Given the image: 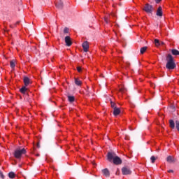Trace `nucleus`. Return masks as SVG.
<instances>
[{
	"mask_svg": "<svg viewBox=\"0 0 179 179\" xmlns=\"http://www.w3.org/2000/svg\"><path fill=\"white\" fill-rule=\"evenodd\" d=\"M107 159L108 162H110V163L113 162V164H115L116 166L122 164V159H121L120 157L117 156V154H115V152H108Z\"/></svg>",
	"mask_w": 179,
	"mask_h": 179,
	"instance_id": "obj_1",
	"label": "nucleus"
},
{
	"mask_svg": "<svg viewBox=\"0 0 179 179\" xmlns=\"http://www.w3.org/2000/svg\"><path fill=\"white\" fill-rule=\"evenodd\" d=\"M166 69L173 70L176 68V62H174V58L171 54H168L166 57Z\"/></svg>",
	"mask_w": 179,
	"mask_h": 179,
	"instance_id": "obj_2",
	"label": "nucleus"
},
{
	"mask_svg": "<svg viewBox=\"0 0 179 179\" xmlns=\"http://www.w3.org/2000/svg\"><path fill=\"white\" fill-rule=\"evenodd\" d=\"M22 155H26V149H17L14 152V157L15 159H20V157H22Z\"/></svg>",
	"mask_w": 179,
	"mask_h": 179,
	"instance_id": "obj_3",
	"label": "nucleus"
},
{
	"mask_svg": "<svg viewBox=\"0 0 179 179\" xmlns=\"http://www.w3.org/2000/svg\"><path fill=\"white\" fill-rule=\"evenodd\" d=\"M143 10L146 12V13H150V15H152V13H153V6L149 4V3H146L143 8Z\"/></svg>",
	"mask_w": 179,
	"mask_h": 179,
	"instance_id": "obj_4",
	"label": "nucleus"
},
{
	"mask_svg": "<svg viewBox=\"0 0 179 179\" xmlns=\"http://www.w3.org/2000/svg\"><path fill=\"white\" fill-rule=\"evenodd\" d=\"M122 173L123 176H130V174H132L131 169H129L128 166H124L122 168Z\"/></svg>",
	"mask_w": 179,
	"mask_h": 179,
	"instance_id": "obj_5",
	"label": "nucleus"
},
{
	"mask_svg": "<svg viewBox=\"0 0 179 179\" xmlns=\"http://www.w3.org/2000/svg\"><path fill=\"white\" fill-rule=\"evenodd\" d=\"M102 174L104 177H106V178H108L110 177V171L107 168L102 169Z\"/></svg>",
	"mask_w": 179,
	"mask_h": 179,
	"instance_id": "obj_6",
	"label": "nucleus"
},
{
	"mask_svg": "<svg viewBox=\"0 0 179 179\" xmlns=\"http://www.w3.org/2000/svg\"><path fill=\"white\" fill-rule=\"evenodd\" d=\"M65 43H66V45H67V47H71V45H72V41H71L70 36H67L65 37Z\"/></svg>",
	"mask_w": 179,
	"mask_h": 179,
	"instance_id": "obj_7",
	"label": "nucleus"
},
{
	"mask_svg": "<svg viewBox=\"0 0 179 179\" xmlns=\"http://www.w3.org/2000/svg\"><path fill=\"white\" fill-rule=\"evenodd\" d=\"M24 86H29V85H31V80L29 77H24Z\"/></svg>",
	"mask_w": 179,
	"mask_h": 179,
	"instance_id": "obj_8",
	"label": "nucleus"
},
{
	"mask_svg": "<svg viewBox=\"0 0 179 179\" xmlns=\"http://www.w3.org/2000/svg\"><path fill=\"white\" fill-rule=\"evenodd\" d=\"M156 15L159 17H162V16H163V9L162 8V6H159L157 8Z\"/></svg>",
	"mask_w": 179,
	"mask_h": 179,
	"instance_id": "obj_9",
	"label": "nucleus"
},
{
	"mask_svg": "<svg viewBox=\"0 0 179 179\" xmlns=\"http://www.w3.org/2000/svg\"><path fill=\"white\" fill-rule=\"evenodd\" d=\"M29 91V88L27 87V86H22V87L20 90V93H22V94H26V93H27V92Z\"/></svg>",
	"mask_w": 179,
	"mask_h": 179,
	"instance_id": "obj_10",
	"label": "nucleus"
},
{
	"mask_svg": "<svg viewBox=\"0 0 179 179\" xmlns=\"http://www.w3.org/2000/svg\"><path fill=\"white\" fill-rule=\"evenodd\" d=\"M83 48L85 52H87V51L89 50V43H87V41H85L83 43Z\"/></svg>",
	"mask_w": 179,
	"mask_h": 179,
	"instance_id": "obj_11",
	"label": "nucleus"
},
{
	"mask_svg": "<svg viewBox=\"0 0 179 179\" xmlns=\"http://www.w3.org/2000/svg\"><path fill=\"white\" fill-rule=\"evenodd\" d=\"M120 113L121 110L119 108H115V109H113V115H115V117H117V115H120Z\"/></svg>",
	"mask_w": 179,
	"mask_h": 179,
	"instance_id": "obj_12",
	"label": "nucleus"
},
{
	"mask_svg": "<svg viewBox=\"0 0 179 179\" xmlns=\"http://www.w3.org/2000/svg\"><path fill=\"white\" fill-rule=\"evenodd\" d=\"M56 6L58 8V9H62L64 8V3L62 1H59V2L56 3Z\"/></svg>",
	"mask_w": 179,
	"mask_h": 179,
	"instance_id": "obj_13",
	"label": "nucleus"
},
{
	"mask_svg": "<svg viewBox=\"0 0 179 179\" xmlns=\"http://www.w3.org/2000/svg\"><path fill=\"white\" fill-rule=\"evenodd\" d=\"M169 127L170 128H172V129H174V128H176V123H174V120H169Z\"/></svg>",
	"mask_w": 179,
	"mask_h": 179,
	"instance_id": "obj_14",
	"label": "nucleus"
},
{
	"mask_svg": "<svg viewBox=\"0 0 179 179\" xmlns=\"http://www.w3.org/2000/svg\"><path fill=\"white\" fill-rule=\"evenodd\" d=\"M127 91H128V90L124 86H123L119 89V92H120V93H126V92H127Z\"/></svg>",
	"mask_w": 179,
	"mask_h": 179,
	"instance_id": "obj_15",
	"label": "nucleus"
},
{
	"mask_svg": "<svg viewBox=\"0 0 179 179\" xmlns=\"http://www.w3.org/2000/svg\"><path fill=\"white\" fill-rule=\"evenodd\" d=\"M166 162H168V163H173L174 162V159H173V157L168 156L166 158Z\"/></svg>",
	"mask_w": 179,
	"mask_h": 179,
	"instance_id": "obj_16",
	"label": "nucleus"
},
{
	"mask_svg": "<svg viewBox=\"0 0 179 179\" xmlns=\"http://www.w3.org/2000/svg\"><path fill=\"white\" fill-rule=\"evenodd\" d=\"M148 50V46H144L140 49L141 54H145V52Z\"/></svg>",
	"mask_w": 179,
	"mask_h": 179,
	"instance_id": "obj_17",
	"label": "nucleus"
},
{
	"mask_svg": "<svg viewBox=\"0 0 179 179\" xmlns=\"http://www.w3.org/2000/svg\"><path fill=\"white\" fill-rule=\"evenodd\" d=\"M75 83L77 86H80V85H82V81L78 78H75Z\"/></svg>",
	"mask_w": 179,
	"mask_h": 179,
	"instance_id": "obj_18",
	"label": "nucleus"
},
{
	"mask_svg": "<svg viewBox=\"0 0 179 179\" xmlns=\"http://www.w3.org/2000/svg\"><path fill=\"white\" fill-rule=\"evenodd\" d=\"M68 100L70 101V103H73V101H75V96H68Z\"/></svg>",
	"mask_w": 179,
	"mask_h": 179,
	"instance_id": "obj_19",
	"label": "nucleus"
},
{
	"mask_svg": "<svg viewBox=\"0 0 179 179\" xmlns=\"http://www.w3.org/2000/svg\"><path fill=\"white\" fill-rule=\"evenodd\" d=\"M171 52L173 55H179V51L177 49H172Z\"/></svg>",
	"mask_w": 179,
	"mask_h": 179,
	"instance_id": "obj_20",
	"label": "nucleus"
},
{
	"mask_svg": "<svg viewBox=\"0 0 179 179\" xmlns=\"http://www.w3.org/2000/svg\"><path fill=\"white\" fill-rule=\"evenodd\" d=\"M8 177H9V178L13 179V178H15V177H16V175L13 172H10L8 173Z\"/></svg>",
	"mask_w": 179,
	"mask_h": 179,
	"instance_id": "obj_21",
	"label": "nucleus"
},
{
	"mask_svg": "<svg viewBox=\"0 0 179 179\" xmlns=\"http://www.w3.org/2000/svg\"><path fill=\"white\" fill-rule=\"evenodd\" d=\"M154 43L156 47H159V45H160V41H159V39H155Z\"/></svg>",
	"mask_w": 179,
	"mask_h": 179,
	"instance_id": "obj_22",
	"label": "nucleus"
},
{
	"mask_svg": "<svg viewBox=\"0 0 179 179\" xmlns=\"http://www.w3.org/2000/svg\"><path fill=\"white\" fill-rule=\"evenodd\" d=\"M110 106H111V108H113V110L115 108H117V104H115V103H114L113 101H110Z\"/></svg>",
	"mask_w": 179,
	"mask_h": 179,
	"instance_id": "obj_23",
	"label": "nucleus"
},
{
	"mask_svg": "<svg viewBox=\"0 0 179 179\" xmlns=\"http://www.w3.org/2000/svg\"><path fill=\"white\" fill-rule=\"evenodd\" d=\"M10 65L11 68H15V62H13V60L10 61Z\"/></svg>",
	"mask_w": 179,
	"mask_h": 179,
	"instance_id": "obj_24",
	"label": "nucleus"
},
{
	"mask_svg": "<svg viewBox=\"0 0 179 179\" xmlns=\"http://www.w3.org/2000/svg\"><path fill=\"white\" fill-rule=\"evenodd\" d=\"M176 129L179 132V121L176 120Z\"/></svg>",
	"mask_w": 179,
	"mask_h": 179,
	"instance_id": "obj_25",
	"label": "nucleus"
},
{
	"mask_svg": "<svg viewBox=\"0 0 179 179\" xmlns=\"http://www.w3.org/2000/svg\"><path fill=\"white\" fill-rule=\"evenodd\" d=\"M150 160H151L152 163H155V162H156V157L155 156H152L150 157Z\"/></svg>",
	"mask_w": 179,
	"mask_h": 179,
	"instance_id": "obj_26",
	"label": "nucleus"
},
{
	"mask_svg": "<svg viewBox=\"0 0 179 179\" xmlns=\"http://www.w3.org/2000/svg\"><path fill=\"white\" fill-rule=\"evenodd\" d=\"M64 33L65 34L69 33V29H68V27H65L64 29Z\"/></svg>",
	"mask_w": 179,
	"mask_h": 179,
	"instance_id": "obj_27",
	"label": "nucleus"
},
{
	"mask_svg": "<svg viewBox=\"0 0 179 179\" xmlns=\"http://www.w3.org/2000/svg\"><path fill=\"white\" fill-rule=\"evenodd\" d=\"M0 177H1V178H2V179L5 178V176L3 175V173H2V171H0Z\"/></svg>",
	"mask_w": 179,
	"mask_h": 179,
	"instance_id": "obj_28",
	"label": "nucleus"
},
{
	"mask_svg": "<svg viewBox=\"0 0 179 179\" xmlns=\"http://www.w3.org/2000/svg\"><path fill=\"white\" fill-rule=\"evenodd\" d=\"M77 71H78V72H82V67L81 66H77Z\"/></svg>",
	"mask_w": 179,
	"mask_h": 179,
	"instance_id": "obj_29",
	"label": "nucleus"
},
{
	"mask_svg": "<svg viewBox=\"0 0 179 179\" xmlns=\"http://www.w3.org/2000/svg\"><path fill=\"white\" fill-rule=\"evenodd\" d=\"M104 20H105L106 23H108V22H109L108 17H105Z\"/></svg>",
	"mask_w": 179,
	"mask_h": 179,
	"instance_id": "obj_30",
	"label": "nucleus"
},
{
	"mask_svg": "<svg viewBox=\"0 0 179 179\" xmlns=\"http://www.w3.org/2000/svg\"><path fill=\"white\" fill-rule=\"evenodd\" d=\"M156 3H159V2H162V0H155Z\"/></svg>",
	"mask_w": 179,
	"mask_h": 179,
	"instance_id": "obj_31",
	"label": "nucleus"
},
{
	"mask_svg": "<svg viewBox=\"0 0 179 179\" xmlns=\"http://www.w3.org/2000/svg\"><path fill=\"white\" fill-rule=\"evenodd\" d=\"M168 173H174V171L170 169V170L168 171Z\"/></svg>",
	"mask_w": 179,
	"mask_h": 179,
	"instance_id": "obj_32",
	"label": "nucleus"
},
{
	"mask_svg": "<svg viewBox=\"0 0 179 179\" xmlns=\"http://www.w3.org/2000/svg\"><path fill=\"white\" fill-rule=\"evenodd\" d=\"M37 148H40V143H37Z\"/></svg>",
	"mask_w": 179,
	"mask_h": 179,
	"instance_id": "obj_33",
	"label": "nucleus"
},
{
	"mask_svg": "<svg viewBox=\"0 0 179 179\" xmlns=\"http://www.w3.org/2000/svg\"><path fill=\"white\" fill-rule=\"evenodd\" d=\"M164 42H161V43H160V45H164Z\"/></svg>",
	"mask_w": 179,
	"mask_h": 179,
	"instance_id": "obj_34",
	"label": "nucleus"
},
{
	"mask_svg": "<svg viewBox=\"0 0 179 179\" xmlns=\"http://www.w3.org/2000/svg\"><path fill=\"white\" fill-rule=\"evenodd\" d=\"M127 64L128 66H129V65H130L129 62H127Z\"/></svg>",
	"mask_w": 179,
	"mask_h": 179,
	"instance_id": "obj_35",
	"label": "nucleus"
},
{
	"mask_svg": "<svg viewBox=\"0 0 179 179\" xmlns=\"http://www.w3.org/2000/svg\"><path fill=\"white\" fill-rule=\"evenodd\" d=\"M20 22H17V24H19Z\"/></svg>",
	"mask_w": 179,
	"mask_h": 179,
	"instance_id": "obj_36",
	"label": "nucleus"
},
{
	"mask_svg": "<svg viewBox=\"0 0 179 179\" xmlns=\"http://www.w3.org/2000/svg\"><path fill=\"white\" fill-rule=\"evenodd\" d=\"M87 95L89 96V92L87 93Z\"/></svg>",
	"mask_w": 179,
	"mask_h": 179,
	"instance_id": "obj_37",
	"label": "nucleus"
}]
</instances>
